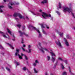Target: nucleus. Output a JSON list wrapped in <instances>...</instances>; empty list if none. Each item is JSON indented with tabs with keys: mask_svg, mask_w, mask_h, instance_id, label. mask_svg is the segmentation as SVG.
<instances>
[{
	"mask_svg": "<svg viewBox=\"0 0 75 75\" xmlns=\"http://www.w3.org/2000/svg\"><path fill=\"white\" fill-rule=\"evenodd\" d=\"M39 11H40V12H42V10H39Z\"/></svg>",
	"mask_w": 75,
	"mask_h": 75,
	"instance_id": "48",
	"label": "nucleus"
},
{
	"mask_svg": "<svg viewBox=\"0 0 75 75\" xmlns=\"http://www.w3.org/2000/svg\"><path fill=\"white\" fill-rule=\"evenodd\" d=\"M71 14L73 17H74V18H75V16H74V15H75V14H74L72 12H71Z\"/></svg>",
	"mask_w": 75,
	"mask_h": 75,
	"instance_id": "32",
	"label": "nucleus"
},
{
	"mask_svg": "<svg viewBox=\"0 0 75 75\" xmlns=\"http://www.w3.org/2000/svg\"><path fill=\"white\" fill-rule=\"evenodd\" d=\"M63 11L66 12L68 11L69 13H70L72 11V9L71 8H69L68 7H66L64 8Z\"/></svg>",
	"mask_w": 75,
	"mask_h": 75,
	"instance_id": "4",
	"label": "nucleus"
},
{
	"mask_svg": "<svg viewBox=\"0 0 75 75\" xmlns=\"http://www.w3.org/2000/svg\"><path fill=\"white\" fill-rule=\"evenodd\" d=\"M25 59L27 60L28 59V58L27 57V56L25 55Z\"/></svg>",
	"mask_w": 75,
	"mask_h": 75,
	"instance_id": "42",
	"label": "nucleus"
},
{
	"mask_svg": "<svg viewBox=\"0 0 75 75\" xmlns=\"http://www.w3.org/2000/svg\"><path fill=\"white\" fill-rule=\"evenodd\" d=\"M23 47H25V45H23Z\"/></svg>",
	"mask_w": 75,
	"mask_h": 75,
	"instance_id": "46",
	"label": "nucleus"
},
{
	"mask_svg": "<svg viewBox=\"0 0 75 75\" xmlns=\"http://www.w3.org/2000/svg\"><path fill=\"white\" fill-rule=\"evenodd\" d=\"M62 6V5H61V3H60V2H59V8H61Z\"/></svg>",
	"mask_w": 75,
	"mask_h": 75,
	"instance_id": "25",
	"label": "nucleus"
},
{
	"mask_svg": "<svg viewBox=\"0 0 75 75\" xmlns=\"http://www.w3.org/2000/svg\"><path fill=\"white\" fill-rule=\"evenodd\" d=\"M48 75V74H47V73H46L45 74V75Z\"/></svg>",
	"mask_w": 75,
	"mask_h": 75,
	"instance_id": "54",
	"label": "nucleus"
},
{
	"mask_svg": "<svg viewBox=\"0 0 75 75\" xmlns=\"http://www.w3.org/2000/svg\"><path fill=\"white\" fill-rule=\"evenodd\" d=\"M8 39H10V38H8Z\"/></svg>",
	"mask_w": 75,
	"mask_h": 75,
	"instance_id": "56",
	"label": "nucleus"
},
{
	"mask_svg": "<svg viewBox=\"0 0 75 75\" xmlns=\"http://www.w3.org/2000/svg\"><path fill=\"white\" fill-rule=\"evenodd\" d=\"M31 45H29L28 46V49H30V48H31Z\"/></svg>",
	"mask_w": 75,
	"mask_h": 75,
	"instance_id": "33",
	"label": "nucleus"
},
{
	"mask_svg": "<svg viewBox=\"0 0 75 75\" xmlns=\"http://www.w3.org/2000/svg\"><path fill=\"white\" fill-rule=\"evenodd\" d=\"M0 48H1V49H3V47H2V46L1 45H0Z\"/></svg>",
	"mask_w": 75,
	"mask_h": 75,
	"instance_id": "43",
	"label": "nucleus"
},
{
	"mask_svg": "<svg viewBox=\"0 0 75 75\" xmlns=\"http://www.w3.org/2000/svg\"><path fill=\"white\" fill-rule=\"evenodd\" d=\"M50 75H53V74H51Z\"/></svg>",
	"mask_w": 75,
	"mask_h": 75,
	"instance_id": "55",
	"label": "nucleus"
},
{
	"mask_svg": "<svg viewBox=\"0 0 75 75\" xmlns=\"http://www.w3.org/2000/svg\"><path fill=\"white\" fill-rule=\"evenodd\" d=\"M19 15V13H15L13 15V16L14 17H17Z\"/></svg>",
	"mask_w": 75,
	"mask_h": 75,
	"instance_id": "16",
	"label": "nucleus"
},
{
	"mask_svg": "<svg viewBox=\"0 0 75 75\" xmlns=\"http://www.w3.org/2000/svg\"><path fill=\"white\" fill-rule=\"evenodd\" d=\"M16 65H20V63H19L18 62H17L16 63Z\"/></svg>",
	"mask_w": 75,
	"mask_h": 75,
	"instance_id": "40",
	"label": "nucleus"
},
{
	"mask_svg": "<svg viewBox=\"0 0 75 75\" xmlns=\"http://www.w3.org/2000/svg\"><path fill=\"white\" fill-rule=\"evenodd\" d=\"M7 31L8 33L10 34V35H11V31H10V30H9V29H7Z\"/></svg>",
	"mask_w": 75,
	"mask_h": 75,
	"instance_id": "20",
	"label": "nucleus"
},
{
	"mask_svg": "<svg viewBox=\"0 0 75 75\" xmlns=\"http://www.w3.org/2000/svg\"><path fill=\"white\" fill-rule=\"evenodd\" d=\"M23 70L24 71H25L26 69H28L26 67H24L23 69Z\"/></svg>",
	"mask_w": 75,
	"mask_h": 75,
	"instance_id": "31",
	"label": "nucleus"
},
{
	"mask_svg": "<svg viewBox=\"0 0 75 75\" xmlns=\"http://www.w3.org/2000/svg\"><path fill=\"white\" fill-rule=\"evenodd\" d=\"M0 12H1V13H3V10L1 8H0Z\"/></svg>",
	"mask_w": 75,
	"mask_h": 75,
	"instance_id": "38",
	"label": "nucleus"
},
{
	"mask_svg": "<svg viewBox=\"0 0 75 75\" xmlns=\"http://www.w3.org/2000/svg\"><path fill=\"white\" fill-rule=\"evenodd\" d=\"M31 28H32V29L31 30H36V31L38 32V33H39V38H41L42 37V35H41V33H40V31H39V30L38 29H36V28H35V27H31Z\"/></svg>",
	"mask_w": 75,
	"mask_h": 75,
	"instance_id": "3",
	"label": "nucleus"
},
{
	"mask_svg": "<svg viewBox=\"0 0 75 75\" xmlns=\"http://www.w3.org/2000/svg\"><path fill=\"white\" fill-rule=\"evenodd\" d=\"M46 28L47 29H49V27H48V26H47Z\"/></svg>",
	"mask_w": 75,
	"mask_h": 75,
	"instance_id": "47",
	"label": "nucleus"
},
{
	"mask_svg": "<svg viewBox=\"0 0 75 75\" xmlns=\"http://www.w3.org/2000/svg\"><path fill=\"white\" fill-rule=\"evenodd\" d=\"M47 2V0H44L43 1L41 2L42 4H44V3H46Z\"/></svg>",
	"mask_w": 75,
	"mask_h": 75,
	"instance_id": "17",
	"label": "nucleus"
},
{
	"mask_svg": "<svg viewBox=\"0 0 75 75\" xmlns=\"http://www.w3.org/2000/svg\"><path fill=\"white\" fill-rule=\"evenodd\" d=\"M21 56H25V55L24 54H23L22 53H21Z\"/></svg>",
	"mask_w": 75,
	"mask_h": 75,
	"instance_id": "45",
	"label": "nucleus"
},
{
	"mask_svg": "<svg viewBox=\"0 0 75 75\" xmlns=\"http://www.w3.org/2000/svg\"><path fill=\"white\" fill-rule=\"evenodd\" d=\"M69 72H70L71 75V74H72V73L71 72V69L69 67Z\"/></svg>",
	"mask_w": 75,
	"mask_h": 75,
	"instance_id": "18",
	"label": "nucleus"
},
{
	"mask_svg": "<svg viewBox=\"0 0 75 75\" xmlns=\"http://www.w3.org/2000/svg\"><path fill=\"white\" fill-rule=\"evenodd\" d=\"M12 40H13V41H15V38L13 39Z\"/></svg>",
	"mask_w": 75,
	"mask_h": 75,
	"instance_id": "51",
	"label": "nucleus"
},
{
	"mask_svg": "<svg viewBox=\"0 0 75 75\" xmlns=\"http://www.w3.org/2000/svg\"><path fill=\"white\" fill-rule=\"evenodd\" d=\"M4 7V6H0V8L1 9L2 8H3Z\"/></svg>",
	"mask_w": 75,
	"mask_h": 75,
	"instance_id": "37",
	"label": "nucleus"
},
{
	"mask_svg": "<svg viewBox=\"0 0 75 75\" xmlns=\"http://www.w3.org/2000/svg\"><path fill=\"white\" fill-rule=\"evenodd\" d=\"M0 34H1L3 35V37L4 38H7V37L6 36V35L4 34V33L2 32H1L0 31Z\"/></svg>",
	"mask_w": 75,
	"mask_h": 75,
	"instance_id": "13",
	"label": "nucleus"
},
{
	"mask_svg": "<svg viewBox=\"0 0 75 75\" xmlns=\"http://www.w3.org/2000/svg\"><path fill=\"white\" fill-rule=\"evenodd\" d=\"M13 5H14L13 3H10L8 5V7L10 9H12V7L11 6H13Z\"/></svg>",
	"mask_w": 75,
	"mask_h": 75,
	"instance_id": "11",
	"label": "nucleus"
},
{
	"mask_svg": "<svg viewBox=\"0 0 75 75\" xmlns=\"http://www.w3.org/2000/svg\"><path fill=\"white\" fill-rule=\"evenodd\" d=\"M41 16L44 19H47V18H48V17L50 18L51 20H52V19H53V17L51 16V15L50 14H49V15H48L46 13L43 12L42 13V14L41 15Z\"/></svg>",
	"mask_w": 75,
	"mask_h": 75,
	"instance_id": "2",
	"label": "nucleus"
},
{
	"mask_svg": "<svg viewBox=\"0 0 75 75\" xmlns=\"http://www.w3.org/2000/svg\"><path fill=\"white\" fill-rule=\"evenodd\" d=\"M62 75H67V72H64L62 74Z\"/></svg>",
	"mask_w": 75,
	"mask_h": 75,
	"instance_id": "30",
	"label": "nucleus"
},
{
	"mask_svg": "<svg viewBox=\"0 0 75 75\" xmlns=\"http://www.w3.org/2000/svg\"><path fill=\"white\" fill-rule=\"evenodd\" d=\"M28 53H31V51H32V49H28Z\"/></svg>",
	"mask_w": 75,
	"mask_h": 75,
	"instance_id": "22",
	"label": "nucleus"
},
{
	"mask_svg": "<svg viewBox=\"0 0 75 75\" xmlns=\"http://www.w3.org/2000/svg\"><path fill=\"white\" fill-rule=\"evenodd\" d=\"M42 32L44 34H45V35H47V33L45 31H44L43 29L42 30Z\"/></svg>",
	"mask_w": 75,
	"mask_h": 75,
	"instance_id": "21",
	"label": "nucleus"
},
{
	"mask_svg": "<svg viewBox=\"0 0 75 75\" xmlns=\"http://www.w3.org/2000/svg\"><path fill=\"white\" fill-rule=\"evenodd\" d=\"M25 52H28V51L27 50H25Z\"/></svg>",
	"mask_w": 75,
	"mask_h": 75,
	"instance_id": "50",
	"label": "nucleus"
},
{
	"mask_svg": "<svg viewBox=\"0 0 75 75\" xmlns=\"http://www.w3.org/2000/svg\"><path fill=\"white\" fill-rule=\"evenodd\" d=\"M6 69H7V70H8V71H10V69H9L7 67H6Z\"/></svg>",
	"mask_w": 75,
	"mask_h": 75,
	"instance_id": "35",
	"label": "nucleus"
},
{
	"mask_svg": "<svg viewBox=\"0 0 75 75\" xmlns=\"http://www.w3.org/2000/svg\"><path fill=\"white\" fill-rule=\"evenodd\" d=\"M66 37L68 39H70L71 38V37L69 36V35H67Z\"/></svg>",
	"mask_w": 75,
	"mask_h": 75,
	"instance_id": "27",
	"label": "nucleus"
},
{
	"mask_svg": "<svg viewBox=\"0 0 75 75\" xmlns=\"http://www.w3.org/2000/svg\"><path fill=\"white\" fill-rule=\"evenodd\" d=\"M21 43H22V44H23V43H24V41H23V39H22Z\"/></svg>",
	"mask_w": 75,
	"mask_h": 75,
	"instance_id": "41",
	"label": "nucleus"
},
{
	"mask_svg": "<svg viewBox=\"0 0 75 75\" xmlns=\"http://www.w3.org/2000/svg\"><path fill=\"white\" fill-rule=\"evenodd\" d=\"M41 25V28H45V27H44V24H40Z\"/></svg>",
	"mask_w": 75,
	"mask_h": 75,
	"instance_id": "26",
	"label": "nucleus"
},
{
	"mask_svg": "<svg viewBox=\"0 0 75 75\" xmlns=\"http://www.w3.org/2000/svg\"><path fill=\"white\" fill-rule=\"evenodd\" d=\"M38 47L39 48V50H40V51L42 52V53H44L45 52V51H46L47 52H48L49 51L47 49V48L45 47H42L41 46V43H38Z\"/></svg>",
	"mask_w": 75,
	"mask_h": 75,
	"instance_id": "1",
	"label": "nucleus"
},
{
	"mask_svg": "<svg viewBox=\"0 0 75 75\" xmlns=\"http://www.w3.org/2000/svg\"><path fill=\"white\" fill-rule=\"evenodd\" d=\"M8 37H9V36L8 35Z\"/></svg>",
	"mask_w": 75,
	"mask_h": 75,
	"instance_id": "57",
	"label": "nucleus"
},
{
	"mask_svg": "<svg viewBox=\"0 0 75 75\" xmlns=\"http://www.w3.org/2000/svg\"><path fill=\"white\" fill-rule=\"evenodd\" d=\"M56 44L58 45V46H59L60 48H62V45H61V44L60 42H59V41H58V42H57Z\"/></svg>",
	"mask_w": 75,
	"mask_h": 75,
	"instance_id": "15",
	"label": "nucleus"
},
{
	"mask_svg": "<svg viewBox=\"0 0 75 75\" xmlns=\"http://www.w3.org/2000/svg\"><path fill=\"white\" fill-rule=\"evenodd\" d=\"M22 49L23 50V51H25V49L24 48H23V47H22Z\"/></svg>",
	"mask_w": 75,
	"mask_h": 75,
	"instance_id": "39",
	"label": "nucleus"
},
{
	"mask_svg": "<svg viewBox=\"0 0 75 75\" xmlns=\"http://www.w3.org/2000/svg\"><path fill=\"white\" fill-rule=\"evenodd\" d=\"M56 13H57V14H58V15H59L60 13H59V12L58 11H56Z\"/></svg>",
	"mask_w": 75,
	"mask_h": 75,
	"instance_id": "34",
	"label": "nucleus"
},
{
	"mask_svg": "<svg viewBox=\"0 0 75 75\" xmlns=\"http://www.w3.org/2000/svg\"><path fill=\"white\" fill-rule=\"evenodd\" d=\"M9 0H4V2H6V1H8Z\"/></svg>",
	"mask_w": 75,
	"mask_h": 75,
	"instance_id": "44",
	"label": "nucleus"
},
{
	"mask_svg": "<svg viewBox=\"0 0 75 75\" xmlns=\"http://www.w3.org/2000/svg\"><path fill=\"white\" fill-rule=\"evenodd\" d=\"M47 58L48 61H50V57L48 56H47Z\"/></svg>",
	"mask_w": 75,
	"mask_h": 75,
	"instance_id": "29",
	"label": "nucleus"
},
{
	"mask_svg": "<svg viewBox=\"0 0 75 75\" xmlns=\"http://www.w3.org/2000/svg\"><path fill=\"white\" fill-rule=\"evenodd\" d=\"M17 27H18L19 28H20V27H21V25L20 24L17 25Z\"/></svg>",
	"mask_w": 75,
	"mask_h": 75,
	"instance_id": "36",
	"label": "nucleus"
},
{
	"mask_svg": "<svg viewBox=\"0 0 75 75\" xmlns=\"http://www.w3.org/2000/svg\"><path fill=\"white\" fill-rule=\"evenodd\" d=\"M8 45H9V46H10V47H11V49H14V47H13V46H12L11 45L8 43L7 44Z\"/></svg>",
	"mask_w": 75,
	"mask_h": 75,
	"instance_id": "24",
	"label": "nucleus"
},
{
	"mask_svg": "<svg viewBox=\"0 0 75 75\" xmlns=\"http://www.w3.org/2000/svg\"><path fill=\"white\" fill-rule=\"evenodd\" d=\"M33 14V15H36L37 16H40V14L38 13H34L33 12L32 13Z\"/></svg>",
	"mask_w": 75,
	"mask_h": 75,
	"instance_id": "19",
	"label": "nucleus"
},
{
	"mask_svg": "<svg viewBox=\"0 0 75 75\" xmlns=\"http://www.w3.org/2000/svg\"><path fill=\"white\" fill-rule=\"evenodd\" d=\"M50 53L51 54V56H52V61L54 62L55 61V58H54L53 57H56V56L53 52H50Z\"/></svg>",
	"mask_w": 75,
	"mask_h": 75,
	"instance_id": "5",
	"label": "nucleus"
},
{
	"mask_svg": "<svg viewBox=\"0 0 75 75\" xmlns=\"http://www.w3.org/2000/svg\"><path fill=\"white\" fill-rule=\"evenodd\" d=\"M18 32L21 33V35H25L26 36H28V35L25 33H21V32L20 30H18Z\"/></svg>",
	"mask_w": 75,
	"mask_h": 75,
	"instance_id": "12",
	"label": "nucleus"
},
{
	"mask_svg": "<svg viewBox=\"0 0 75 75\" xmlns=\"http://www.w3.org/2000/svg\"><path fill=\"white\" fill-rule=\"evenodd\" d=\"M19 16V17L20 18H23V19H25V18H26V19H27V20H28V18L27 16L24 17V16H22V15H20L19 13V15L18 16Z\"/></svg>",
	"mask_w": 75,
	"mask_h": 75,
	"instance_id": "8",
	"label": "nucleus"
},
{
	"mask_svg": "<svg viewBox=\"0 0 75 75\" xmlns=\"http://www.w3.org/2000/svg\"><path fill=\"white\" fill-rule=\"evenodd\" d=\"M35 63H33V65L34 67H36V66L37 65V63L39 64V61H38V60L36 59L35 61Z\"/></svg>",
	"mask_w": 75,
	"mask_h": 75,
	"instance_id": "9",
	"label": "nucleus"
},
{
	"mask_svg": "<svg viewBox=\"0 0 75 75\" xmlns=\"http://www.w3.org/2000/svg\"><path fill=\"white\" fill-rule=\"evenodd\" d=\"M12 37L13 38H15V37H14V35H12Z\"/></svg>",
	"mask_w": 75,
	"mask_h": 75,
	"instance_id": "49",
	"label": "nucleus"
},
{
	"mask_svg": "<svg viewBox=\"0 0 75 75\" xmlns=\"http://www.w3.org/2000/svg\"><path fill=\"white\" fill-rule=\"evenodd\" d=\"M56 33H57L58 34H59L60 36H62L63 35H64V33H61V32H59V31H58V30H56Z\"/></svg>",
	"mask_w": 75,
	"mask_h": 75,
	"instance_id": "10",
	"label": "nucleus"
},
{
	"mask_svg": "<svg viewBox=\"0 0 75 75\" xmlns=\"http://www.w3.org/2000/svg\"><path fill=\"white\" fill-rule=\"evenodd\" d=\"M17 5H18L19 4V3H16Z\"/></svg>",
	"mask_w": 75,
	"mask_h": 75,
	"instance_id": "52",
	"label": "nucleus"
},
{
	"mask_svg": "<svg viewBox=\"0 0 75 75\" xmlns=\"http://www.w3.org/2000/svg\"><path fill=\"white\" fill-rule=\"evenodd\" d=\"M23 30H24V28H23Z\"/></svg>",
	"mask_w": 75,
	"mask_h": 75,
	"instance_id": "59",
	"label": "nucleus"
},
{
	"mask_svg": "<svg viewBox=\"0 0 75 75\" xmlns=\"http://www.w3.org/2000/svg\"><path fill=\"white\" fill-rule=\"evenodd\" d=\"M15 19H16V20H17L18 19L17 18H15Z\"/></svg>",
	"mask_w": 75,
	"mask_h": 75,
	"instance_id": "53",
	"label": "nucleus"
},
{
	"mask_svg": "<svg viewBox=\"0 0 75 75\" xmlns=\"http://www.w3.org/2000/svg\"><path fill=\"white\" fill-rule=\"evenodd\" d=\"M34 71L35 73H38V71H37L36 70V69H35V68H34Z\"/></svg>",
	"mask_w": 75,
	"mask_h": 75,
	"instance_id": "28",
	"label": "nucleus"
},
{
	"mask_svg": "<svg viewBox=\"0 0 75 75\" xmlns=\"http://www.w3.org/2000/svg\"><path fill=\"white\" fill-rule=\"evenodd\" d=\"M58 10V8H57Z\"/></svg>",
	"mask_w": 75,
	"mask_h": 75,
	"instance_id": "58",
	"label": "nucleus"
},
{
	"mask_svg": "<svg viewBox=\"0 0 75 75\" xmlns=\"http://www.w3.org/2000/svg\"><path fill=\"white\" fill-rule=\"evenodd\" d=\"M59 59L60 60V61H64V62H65V63H66V64H67V63H68V62H67V60H65L64 61V60H63L62 59V58H61V57H58L57 60V61L56 62V65H57V64H58V60H59Z\"/></svg>",
	"mask_w": 75,
	"mask_h": 75,
	"instance_id": "7",
	"label": "nucleus"
},
{
	"mask_svg": "<svg viewBox=\"0 0 75 75\" xmlns=\"http://www.w3.org/2000/svg\"><path fill=\"white\" fill-rule=\"evenodd\" d=\"M64 40L66 42L65 44H66V45L67 46H69V44L68 43V42L66 39H65V38H64Z\"/></svg>",
	"mask_w": 75,
	"mask_h": 75,
	"instance_id": "14",
	"label": "nucleus"
},
{
	"mask_svg": "<svg viewBox=\"0 0 75 75\" xmlns=\"http://www.w3.org/2000/svg\"><path fill=\"white\" fill-rule=\"evenodd\" d=\"M61 67L62 69H64V65H63V64H61Z\"/></svg>",
	"mask_w": 75,
	"mask_h": 75,
	"instance_id": "23",
	"label": "nucleus"
},
{
	"mask_svg": "<svg viewBox=\"0 0 75 75\" xmlns=\"http://www.w3.org/2000/svg\"><path fill=\"white\" fill-rule=\"evenodd\" d=\"M16 52L15 53V55L16 56H17V55H18L20 59H23V58L22 57L20 56V55H19V54H18V53H19V51H20V50L19 49H17L16 50Z\"/></svg>",
	"mask_w": 75,
	"mask_h": 75,
	"instance_id": "6",
	"label": "nucleus"
}]
</instances>
